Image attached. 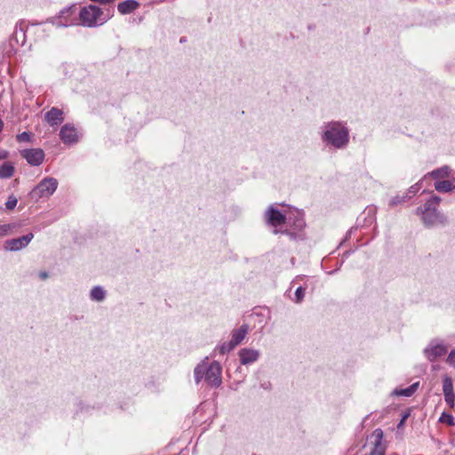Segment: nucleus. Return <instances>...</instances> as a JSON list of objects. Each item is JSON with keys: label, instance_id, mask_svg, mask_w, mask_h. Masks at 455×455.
Segmentation results:
<instances>
[{"label": "nucleus", "instance_id": "c9c22d12", "mask_svg": "<svg viewBox=\"0 0 455 455\" xmlns=\"http://www.w3.org/2000/svg\"><path fill=\"white\" fill-rule=\"evenodd\" d=\"M416 186H417V185L411 187V188H410V192H411V193H415V192L417 191Z\"/></svg>", "mask_w": 455, "mask_h": 455}, {"label": "nucleus", "instance_id": "bb28decb", "mask_svg": "<svg viewBox=\"0 0 455 455\" xmlns=\"http://www.w3.org/2000/svg\"><path fill=\"white\" fill-rule=\"evenodd\" d=\"M31 140V133L23 132L17 135V140L19 142H28Z\"/></svg>", "mask_w": 455, "mask_h": 455}, {"label": "nucleus", "instance_id": "f8f14e48", "mask_svg": "<svg viewBox=\"0 0 455 455\" xmlns=\"http://www.w3.org/2000/svg\"><path fill=\"white\" fill-rule=\"evenodd\" d=\"M259 351L254 348L244 347L238 352L241 364L248 365L255 363L259 358Z\"/></svg>", "mask_w": 455, "mask_h": 455}, {"label": "nucleus", "instance_id": "0eeeda50", "mask_svg": "<svg viewBox=\"0 0 455 455\" xmlns=\"http://www.w3.org/2000/svg\"><path fill=\"white\" fill-rule=\"evenodd\" d=\"M447 351L448 347L445 343L439 339H435L430 340L428 345L424 348L423 354L429 362H435L443 356Z\"/></svg>", "mask_w": 455, "mask_h": 455}, {"label": "nucleus", "instance_id": "473e14b6", "mask_svg": "<svg viewBox=\"0 0 455 455\" xmlns=\"http://www.w3.org/2000/svg\"><path fill=\"white\" fill-rule=\"evenodd\" d=\"M446 422L450 426L454 425L453 417L451 415H446Z\"/></svg>", "mask_w": 455, "mask_h": 455}, {"label": "nucleus", "instance_id": "4be33fe9", "mask_svg": "<svg viewBox=\"0 0 455 455\" xmlns=\"http://www.w3.org/2000/svg\"><path fill=\"white\" fill-rule=\"evenodd\" d=\"M235 347V345H233L229 340L228 342H223L220 344L215 350L218 351L219 354L220 355H226L229 353L231 350H233Z\"/></svg>", "mask_w": 455, "mask_h": 455}, {"label": "nucleus", "instance_id": "a211bd4d", "mask_svg": "<svg viewBox=\"0 0 455 455\" xmlns=\"http://www.w3.org/2000/svg\"><path fill=\"white\" fill-rule=\"evenodd\" d=\"M107 296L106 290L100 285L93 286L90 291V299L96 302H102Z\"/></svg>", "mask_w": 455, "mask_h": 455}, {"label": "nucleus", "instance_id": "20e7f679", "mask_svg": "<svg viewBox=\"0 0 455 455\" xmlns=\"http://www.w3.org/2000/svg\"><path fill=\"white\" fill-rule=\"evenodd\" d=\"M112 15L110 12L105 14L100 7L89 4L79 12L80 24L87 28H96L106 23Z\"/></svg>", "mask_w": 455, "mask_h": 455}, {"label": "nucleus", "instance_id": "7ed1b4c3", "mask_svg": "<svg viewBox=\"0 0 455 455\" xmlns=\"http://www.w3.org/2000/svg\"><path fill=\"white\" fill-rule=\"evenodd\" d=\"M264 220L267 226L274 228V234H284L289 236L291 240H299L301 238V235L295 231H291L287 228L283 230L279 228L286 223L287 218L285 214L281 212V211L278 210L275 205L271 204L267 207L264 212Z\"/></svg>", "mask_w": 455, "mask_h": 455}, {"label": "nucleus", "instance_id": "e433bc0d", "mask_svg": "<svg viewBox=\"0 0 455 455\" xmlns=\"http://www.w3.org/2000/svg\"><path fill=\"white\" fill-rule=\"evenodd\" d=\"M3 128H4V122H3V120L0 118V132L3 131Z\"/></svg>", "mask_w": 455, "mask_h": 455}, {"label": "nucleus", "instance_id": "393cba45", "mask_svg": "<svg viewBox=\"0 0 455 455\" xmlns=\"http://www.w3.org/2000/svg\"><path fill=\"white\" fill-rule=\"evenodd\" d=\"M305 297V289L302 286H299L295 291V299L296 303H300Z\"/></svg>", "mask_w": 455, "mask_h": 455}, {"label": "nucleus", "instance_id": "dca6fc26", "mask_svg": "<svg viewBox=\"0 0 455 455\" xmlns=\"http://www.w3.org/2000/svg\"><path fill=\"white\" fill-rule=\"evenodd\" d=\"M139 7V3L135 0H125L117 4V10L121 14H129Z\"/></svg>", "mask_w": 455, "mask_h": 455}, {"label": "nucleus", "instance_id": "4468645a", "mask_svg": "<svg viewBox=\"0 0 455 455\" xmlns=\"http://www.w3.org/2000/svg\"><path fill=\"white\" fill-rule=\"evenodd\" d=\"M248 331H249L248 324L241 325L238 329H235L232 331L230 342L233 345H235V347L238 346L244 339Z\"/></svg>", "mask_w": 455, "mask_h": 455}, {"label": "nucleus", "instance_id": "7c9ffc66", "mask_svg": "<svg viewBox=\"0 0 455 455\" xmlns=\"http://www.w3.org/2000/svg\"><path fill=\"white\" fill-rule=\"evenodd\" d=\"M403 202H404V196H402V197H401V196H397L393 197V198L390 200L389 204H390V205H392V206H394V205H396V204H400V203H403Z\"/></svg>", "mask_w": 455, "mask_h": 455}, {"label": "nucleus", "instance_id": "2f4dec72", "mask_svg": "<svg viewBox=\"0 0 455 455\" xmlns=\"http://www.w3.org/2000/svg\"><path fill=\"white\" fill-rule=\"evenodd\" d=\"M8 156V152L5 150L0 149V160L6 159Z\"/></svg>", "mask_w": 455, "mask_h": 455}, {"label": "nucleus", "instance_id": "c85d7f7f", "mask_svg": "<svg viewBox=\"0 0 455 455\" xmlns=\"http://www.w3.org/2000/svg\"><path fill=\"white\" fill-rule=\"evenodd\" d=\"M444 400H445L446 403L450 407H451V408L454 407V404H455V394H454V392L451 393V394L444 395Z\"/></svg>", "mask_w": 455, "mask_h": 455}, {"label": "nucleus", "instance_id": "423d86ee", "mask_svg": "<svg viewBox=\"0 0 455 455\" xmlns=\"http://www.w3.org/2000/svg\"><path fill=\"white\" fill-rule=\"evenodd\" d=\"M76 6L72 4L63 8L58 16L52 18L51 22L58 28L75 26L76 22Z\"/></svg>", "mask_w": 455, "mask_h": 455}, {"label": "nucleus", "instance_id": "6e6552de", "mask_svg": "<svg viewBox=\"0 0 455 455\" xmlns=\"http://www.w3.org/2000/svg\"><path fill=\"white\" fill-rule=\"evenodd\" d=\"M221 366L220 364L214 361L211 363H208L207 371L205 376V382L208 386L212 387H218L221 385Z\"/></svg>", "mask_w": 455, "mask_h": 455}, {"label": "nucleus", "instance_id": "a878e982", "mask_svg": "<svg viewBox=\"0 0 455 455\" xmlns=\"http://www.w3.org/2000/svg\"><path fill=\"white\" fill-rule=\"evenodd\" d=\"M395 394L397 395L409 397V396H411L414 393H413L412 388L411 387H406V388H402V389H399V390H395Z\"/></svg>", "mask_w": 455, "mask_h": 455}, {"label": "nucleus", "instance_id": "b1692460", "mask_svg": "<svg viewBox=\"0 0 455 455\" xmlns=\"http://www.w3.org/2000/svg\"><path fill=\"white\" fill-rule=\"evenodd\" d=\"M15 227V224L11 223L0 225V237L9 235Z\"/></svg>", "mask_w": 455, "mask_h": 455}, {"label": "nucleus", "instance_id": "cd10ccee", "mask_svg": "<svg viewBox=\"0 0 455 455\" xmlns=\"http://www.w3.org/2000/svg\"><path fill=\"white\" fill-rule=\"evenodd\" d=\"M18 200L15 196H9L8 200L5 203V207L8 210H12L17 205Z\"/></svg>", "mask_w": 455, "mask_h": 455}, {"label": "nucleus", "instance_id": "c756f323", "mask_svg": "<svg viewBox=\"0 0 455 455\" xmlns=\"http://www.w3.org/2000/svg\"><path fill=\"white\" fill-rule=\"evenodd\" d=\"M447 363L455 368V349H452L446 359Z\"/></svg>", "mask_w": 455, "mask_h": 455}, {"label": "nucleus", "instance_id": "72a5a7b5", "mask_svg": "<svg viewBox=\"0 0 455 455\" xmlns=\"http://www.w3.org/2000/svg\"><path fill=\"white\" fill-rule=\"evenodd\" d=\"M412 390H413V393L416 392L417 388L419 387V382H416V383H413L412 385L410 386Z\"/></svg>", "mask_w": 455, "mask_h": 455}, {"label": "nucleus", "instance_id": "f3484780", "mask_svg": "<svg viewBox=\"0 0 455 455\" xmlns=\"http://www.w3.org/2000/svg\"><path fill=\"white\" fill-rule=\"evenodd\" d=\"M435 189L440 193H449L455 189V179L452 180H437L434 184Z\"/></svg>", "mask_w": 455, "mask_h": 455}, {"label": "nucleus", "instance_id": "1a4fd4ad", "mask_svg": "<svg viewBox=\"0 0 455 455\" xmlns=\"http://www.w3.org/2000/svg\"><path fill=\"white\" fill-rule=\"evenodd\" d=\"M20 156L32 166L42 164L45 156L44 150L41 148L23 149L20 151Z\"/></svg>", "mask_w": 455, "mask_h": 455}, {"label": "nucleus", "instance_id": "2eb2a0df", "mask_svg": "<svg viewBox=\"0 0 455 455\" xmlns=\"http://www.w3.org/2000/svg\"><path fill=\"white\" fill-rule=\"evenodd\" d=\"M208 358L206 357L200 363H198L194 369V379L196 384H199L204 379H205L207 366H208Z\"/></svg>", "mask_w": 455, "mask_h": 455}, {"label": "nucleus", "instance_id": "6ab92c4d", "mask_svg": "<svg viewBox=\"0 0 455 455\" xmlns=\"http://www.w3.org/2000/svg\"><path fill=\"white\" fill-rule=\"evenodd\" d=\"M451 168L448 165H443L440 168H437L427 174V176H430L435 180L448 178L451 174Z\"/></svg>", "mask_w": 455, "mask_h": 455}, {"label": "nucleus", "instance_id": "39448f33", "mask_svg": "<svg viewBox=\"0 0 455 455\" xmlns=\"http://www.w3.org/2000/svg\"><path fill=\"white\" fill-rule=\"evenodd\" d=\"M58 185L55 178L46 177L31 190L29 196L36 202L41 198H49L56 191Z\"/></svg>", "mask_w": 455, "mask_h": 455}, {"label": "nucleus", "instance_id": "9d476101", "mask_svg": "<svg viewBox=\"0 0 455 455\" xmlns=\"http://www.w3.org/2000/svg\"><path fill=\"white\" fill-rule=\"evenodd\" d=\"M34 235L28 233L18 238L7 240L4 243V248L7 251H15L25 248L33 239Z\"/></svg>", "mask_w": 455, "mask_h": 455}, {"label": "nucleus", "instance_id": "f03ea898", "mask_svg": "<svg viewBox=\"0 0 455 455\" xmlns=\"http://www.w3.org/2000/svg\"><path fill=\"white\" fill-rule=\"evenodd\" d=\"M441 203V197L432 196L421 207L417 208V214L421 216V220L427 228L444 226L447 223V218L443 213L438 211Z\"/></svg>", "mask_w": 455, "mask_h": 455}, {"label": "nucleus", "instance_id": "ddd939ff", "mask_svg": "<svg viewBox=\"0 0 455 455\" xmlns=\"http://www.w3.org/2000/svg\"><path fill=\"white\" fill-rule=\"evenodd\" d=\"M63 115L64 113L61 109L53 107L45 113L44 119L51 126H55L63 122Z\"/></svg>", "mask_w": 455, "mask_h": 455}, {"label": "nucleus", "instance_id": "aec40b11", "mask_svg": "<svg viewBox=\"0 0 455 455\" xmlns=\"http://www.w3.org/2000/svg\"><path fill=\"white\" fill-rule=\"evenodd\" d=\"M14 174V166L10 162H5L0 166V179H9Z\"/></svg>", "mask_w": 455, "mask_h": 455}, {"label": "nucleus", "instance_id": "9b49d317", "mask_svg": "<svg viewBox=\"0 0 455 455\" xmlns=\"http://www.w3.org/2000/svg\"><path fill=\"white\" fill-rule=\"evenodd\" d=\"M60 137L64 144H75L78 141L76 129L68 124L61 127Z\"/></svg>", "mask_w": 455, "mask_h": 455}, {"label": "nucleus", "instance_id": "412c9836", "mask_svg": "<svg viewBox=\"0 0 455 455\" xmlns=\"http://www.w3.org/2000/svg\"><path fill=\"white\" fill-rule=\"evenodd\" d=\"M305 225H306V223H305L302 214L298 212L293 222H292V226L297 230L296 233L299 234L301 236H302V235L299 232L303 229Z\"/></svg>", "mask_w": 455, "mask_h": 455}, {"label": "nucleus", "instance_id": "5701e85b", "mask_svg": "<svg viewBox=\"0 0 455 455\" xmlns=\"http://www.w3.org/2000/svg\"><path fill=\"white\" fill-rule=\"evenodd\" d=\"M443 395H446V394H451V393H453V385H452V380L451 379L445 375L443 377Z\"/></svg>", "mask_w": 455, "mask_h": 455}, {"label": "nucleus", "instance_id": "f704fd0d", "mask_svg": "<svg viewBox=\"0 0 455 455\" xmlns=\"http://www.w3.org/2000/svg\"><path fill=\"white\" fill-rule=\"evenodd\" d=\"M40 277L42 279H45L48 277V274L46 272H42V273H40Z\"/></svg>", "mask_w": 455, "mask_h": 455}, {"label": "nucleus", "instance_id": "f257e3e1", "mask_svg": "<svg viewBox=\"0 0 455 455\" xmlns=\"http://www.w3.org/2000/svg\"><path fill=\"white\" fill-rule=\"evenodd\" d=\"M320 138L323 144L334 150H344L349 145V129L346 122L330 121L321 126Z\"/></svg>", "mask_w": 455, "mask_h": 455}]
</instances>
